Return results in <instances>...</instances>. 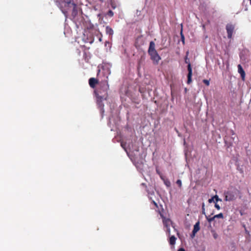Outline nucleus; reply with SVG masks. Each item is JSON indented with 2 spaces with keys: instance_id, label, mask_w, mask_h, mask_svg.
Listing matches in <instances>:
<instances>
[{
  "instance_id": "f257e3e1",
  "label": "nucleus",
  "mask_w": 251,
  "mask_h": 251,
  "mask_svg": "<svg viewBox=\"0 0 251 251\" xmlns=\"http://www.w3.org/2000/svg\"><path fill=\"white\" fill-rule=\"evenodd\" d=\"M109 85L107 81H101L99 87L94 91V94L97 98V102L99 107L100 108L101 116L103 117L104 110L103 109V104L102 101L106 100L108 98V90Z\"/></svg>"
},
{
  "instance_id": "f03ea898",
  "label": "nucleus",
  "mask_w": 251,
  "mask_h": 251,
  "mask_svg": "<svg viewBox=\"0 0 251 251\" xmlns=\"http://www.w3.org/2000/svg\"><path fill=\"white\" fill-rule=\"evenodd\" d=\"M155 48V43L153 41L150 42L148 53L151 56V59L153 61V63L157 64L161 59V57L157 52Z\"/></svg>"
},
{
  "instance_id": "7ed1b4c3",
  "label": "nucleus",
  "mask_w": 251,
  "mask_h": 251,
  "mask_svg": "<svg viewBox=\"0 0 251 251\" xmlns=\"http://www.w3.org/2000/svg\"><path fill=\"white\" fill-rule=\"evenodd\" d=\"M189 52L187 51L186 52V55L185 57V62L188 64V80H187V83L190 84L192 82V69L191 68V64L190 63L189 60L188 58V55Z\"/></svg>"
},
{
  "instance_id": "20e7f679",
  "label": "nucleus",
  "mask_w": 251,
  "mask_h": 251,
  "mask_svg": "<svg viewBox=\"0 0 251 251\" xmlns=\"http://www.w3.org/2000/svg\"><path fill=\"white\" fill-rule=\"evenodd\" d=\"M88 83L90 87L94 90L97 88V87L99 86L101 81L100 82L97 78L95 77H91L89 79Z\"/></svg>"
},
{
  "instance_id": "39448f33",
  "label": "nucleus",
  "mask_w": 251,
  "mask_h": 251,
  "mask_svg": "<svg viewBox=\"0 0 251 251\" xmlns=\"http://www.w3.org/2000/svg\"><path fill=\"white\" fill-rule=\"evenodd\" d=\"M234 29V26L233 25L228 24L226 26V30L227 33V37L228 38H231L232 33Z\"/></svg>"
},
{
  "instance_id": "423d86ee",
  "label": "nucleus",
  "mask_w": 251,
  "mask_h": 251,
  "mask_svg": "<svg viewBox=\"0 0 251 251\" xmlns=\"http://www.w3.org/2000/svg\"><path fill=\"white\" fill-rule=\"evenodd\" d=\"M235 198V195L232 192H227L225 193V201H231Z\"/></svg>"
},
{
  "instance_id": "0eeeda50",
  "label": "nucleus",
  "mask_w": 251,
  "mask_h": 251,
  "mask_svg": "<svg viewBox=\"0 0 251 251\" xmlns=\"http://www.w3.org/2000/svg\"><path fill=\"white\" fill-rule=\"evenodd\" d=\"M238 67V72L240 74L242 79L243 80H245L246 74L245 71H244L242 66L240 64H239L237 66Z\"/></svg>"
},
{
  "instance_id": "6e6552de",
  "label": "nucleus",
  "mask_w": 251,
  "mask_h": 251,
  "mask_svg": "<svg viewBox=\"0 0 251 251\" xmlns=\"http://www.w3.org/2000/svg\"><path fill=\"white\" fill-rule=\"evenodd\" d=\"M68 4H70L71 3V1H70L69 2H68ZM72 4L73 5V11H72V16L75 17L77 14V8H76V5L74 2H73L72 3Z\"/></svg>"
},
{
  "instance_id": "1a4fd4ad",
  "label": "nucleus",
  "mask_w": 251,
  "mask_h": 251,
  "mask_svg": "<svg viewBox=\"0 0 251 251\" xmlns=\"http://www.w3.org/2000/svg\"><path fill=\"white\" fill-rule=\"evenodd\" d=\"M163 224L167 227V231L168 232L169 234H170V229L168 226L170 225L171 221L169 219H163Z\"/></svg>"
},
{
  "instance_id": "9d476101",
  "label": "nucleus",
  "mask_w": 251,
  "mask_h": 251,
  "mask_svg": "<svg viewBox=\"0 0 251 251\" xmlns=\"http://www.w3.org/2000/svg\"><path fill=\"white\" fill-rule=\"evenodd\" d=\"M200 223L198 222L194 225L193 230L194 234H196V233L200 230Z\"/></svg>"
},
{
  "instance_id": "9b49d317",
  "label": "nucleus",
  "mask_w": 251,
  "mask_h": 251,
  "mask_svg": "<svg viewBox=\"0 0 251 251\" xmlns=\"http://www.w3.org/2000/svg\"><path fill=\"white\" fill-rule=\"evenodd\" d=\"M161 179L163 180L164 184L167 186L170 187L171 186L170 181L167 179H164L162 176H161Z\"/></svg>"
},
{
  "instance_id": "f8f14e48",
  "label": "nucleus",
  "mask_w": 251,
  "mask_h": 251,
  "mask_svg": "<svg viewBox=\"0 0 251 251\" xmlns=\"http://www.w3.org/2000/svg\"><path fill=\"white\" fill-rule=\"evenodd\" d=\"M176 238L174 236H172L170 238L169 243L171 245H173L175 244Z\"/></svg>"
},
{
  "instance_id": "ddd939ff",
  "label": "nucleus",
  "mask_w": 251,
  "mask_h": 251,
  "mask_svg": "<svg viewBox=\"0 0 251 251\" xmlns=\"http://www.w3.org/2000/svg\"><path fill=\"white\" fill-rule=\"evenodd\" d=\"M205 217L209 223H211L212 221H213L215 219L214 216L210 218L209 217V216H207L205 215Z\"/></svg>"
},
{
  "instance_id": "4468645a",
  "label": "nucleus",
  "mask_w": 251,
  "mask_h": 251,
  "mask_svg": "<svg viewBox=\"0 0 251 251\" xmlns=\"http://www.w3.org/2000/svg\"><path fill=\"white\" fill-rule=\"evenodd\" d=\"M214 217H215V219L216 218H224V216H223V214L221 213H219L217 215H216L214 216Z\"/></svg>"
},
{
  "instance_id": "2eb2a0df",
  "label": "nucleus",
  "mask_w": 251,
  "mask_h": 251,
  "mask_svg": "<svg viewBox=\"0 0 251 251\" xmlns=\"http://www.w3.org/2000/svg\"><path fill=\"white\" fill-rule=\"evenodd\" d=\"M203 82L204 84H205L207 86H209V85L210 82H209V80H208L204 79V80H203Z\"/></svg>"
},
{
  "instance_id": "dca6fc26",
  "label": "nucleus",
  "mask_w": 251,
  "mask_h": 251,
  "mask_svg": "<svg viewBox=\"0 0 251 251\" xmlns=\"http://www.w3.org/2000/svg\"><path fill=\"white\" fill-rule=\"evenodd\" d=\"M121 146L122 147V148L123 149H124V150L127 152V151H126V143H124L123 142H122L121 144Z\"/></svg>"
},
{
  "instance_id": "f3484780",
  "label": "nucleus",
  "mask_w": 251,
  "mask_h": 251,
  "mask_svg": "<svg viewBox=\"0 0 251 251\" xmlns=\"http://www.w3.org/2000/svg\"><path fill=\"white\" fill-rule=\"evenodd\" d=\"M214 198H215L216 202L218 201H222V200L219 199L217 195L214 196Z\"/></svg>"
},
{
  "instance_id": "a211bd4d",
  "label": "nucleus",
  "mask_w": 251,
  "mask_h": 251,
  "mask_svg": "<svg viewBox=\"0 0 251 251\" xmlns=\"http://www.w3.org/2000/svg\"><path fill=\"white\" fill-rule=\"evenodd\" d=\"M176 184L178 185L179 187H181L182 183H181V181L180 179H178L176 181Z\"/></svg>"
},
{
  "instance_id": "6ab92c4d",
  "label": "nucleus",
  "mask_w": 251,
  "mask_h": 251,
  "mask_svg": "<svg viewBox=\"0 0 251 251\" xmlns=\"http://www.w3.org/2000/svg\"><path fill=\"white\" fill-rule=\"evenodd\" d=\"M202 214L205 215V209H204V203H203V204H202Z\"/></svg>"
},
{
  "instance_id": "aec40b11",
  "label": "nucleus",
  "mask_w": 251,
  "mask_h": 251,
  "mask_svg": "<svg viewBox=\"0 0 251 251\" xmlns=\"http://www.w3.org/2000/svg\"><path fill=\"white\" fill-rule=\"evenodd\" d=\"M215 198H214V196L212 197L211 199L208 200V202L209 203H211L214 201Z\"/></svg>"
},
{
  "instance_id": "412c9836",
  "label": "nucleus",
  "mask_w": 251,
  "mask_h": 251,
  "mask_svg": "<svg viewBox=\"0 0 251 251\" xmlns=\"http://www.w3.org/2000/svg\"><path fill=\"white\" fill-rule=\"evenodd\" d=\"M215 207L216 209H217L218 210H220L221 207L220 206H219V204H218L217 203H215Z\"/></svg>"
},
{
  "instance_id": "4be33fe9",
  "label": "nucleus",
  "mask_w": 251,
  "mask_h": 251,
  "mask_svg": "<svg viewBox=\"0 0 251 251\" xmlns=\"http://www.w3.org/2000/svg\"><path fill=\"white\" fill-rule=\"evenodd\" d=\"M181 38L182 42H183V44H184V36L182 34V33H181Z\"/></svg>"
},
{
  "instance_id": "5701e85b",
  "label": "nucleus",
  "mask_w": 251,
  "mask_h": 251,
  "mask_svg": "<svg viewBox=\"0 0 251 251\" xmlns=\"http://www.w3.org/2000/svg\"><path fill=\"white\" fill-rule=\"evenodd\" d=\"M213 237L214 239H217L218 238V234L216 232H214L213 234Z\"/></svg>"
},
{
  "instance_id": "b1692460",
  "label": "nucleus",
  "mask_w": 251,
  "mask_h": 251,
  "mask_svg": "<svg viewBox=\"0 0 251 251\" xmlns=\"http://www.w3.org/2000/svg\"><path fill=\"white\" fill-rule=\"evenodd\" d=\"M178 251H185V250L183 248L179 249Z\"/></svg>"
},
{
  "instance_id": "393cba45",
  "label": "nucleus",
  "mask_w": 251,
  "mask_h": 251,
  "mask_svg": "<svg viewBox=\"0 0 251 251\" xmlns=\"http://www.w3.org/2000/svg\"><path fill=\"white\" fill-rule=\"evenodd\" d=\"M195 236V234H194L193 232H192V234L191 235V237L194 238Z\"/></svg>"
},
{
  "instance_id": "a878e982",
  "label": "nucleus",
  "mask_w": 251,
  "mask_h": 251,
  "mask_svg": "<svg viewBox=\"0 0 251 251\" xmlns=\"http://www.w3.org/2000/svg\"><path fill=\"white\" fill-rule=\"evenodd\" d=\"M107 14L108 15L110 14V10H109L107 11Z\"/></svg>"
},
{
  "instance_id": "bb28decb",
  "label": "nucleus",
  "mask_w": 251,
  "mask_h": 251,
  "mask_svg": "<svg viewBox=\"0 0 251 251\" xmlns=\"http://www.w3.org/2000/svg\"><path fill=\"white\" fill-rule=\"evenodd\" d=\"M110 13H111V16H113V12L111 11L110 12Z\"/></svg>"
},
{
  "instance_id": "cd10ccee",
  "label": "nucleus",
  "mask_w": 251,
  "mask_h": 251,
  "mask_svg": "<svg viewBox=\"0 0 251 251\" xmlns=\"http://www.w3.org/2000/svg\"><path fill=\"white\" fill-rule=\"evenodd\" d=\"M250 0V3H251V0Z\"/></svg>"
}]
</instances>
